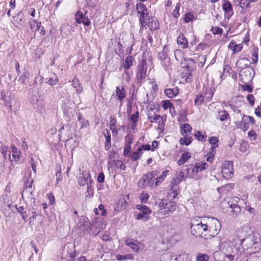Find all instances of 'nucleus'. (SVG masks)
Returning <instances> with one entry per match:
<instances>
[{"label": "nucleus", "mask_w": 261, "mask_h": 261, "mask_svg": "<svg viewBox=\"0 0 261 261\" xmlns=\"http://www.w3.org/2000/svg\"><path fill=\"white\" fill-rule=\"evenodd\" d=\"M204 221L207 239H211L219 232L221 227L220 222L214 217L207 218Z\"/></svg>", "instance_id": "nucleus-1"}, {"label": "nucleus", "mask_w": 261, "mask_h": 261, "mask_svg": "<svg viewBox=\"0 0 261 261\" xmlns=\"http://www.w3.org/2000/svg\"><path fill=\"white\" fill-rule=\"evenodd\" d=\"M204 220L203 222L198 220L193 219L190 223L191 233L196 237H199L205 240L207 239V233Z\"/></svg>", "instance_id": "nucleus-2"}, {"label": "nucleus", "mask_w": 261, "mask_h": 261, "mask_svg": "<svg viewBox=\"0 0 261 261\" xmlns=\"http://www.w3.org/2000/svg\"><path fill=\"white\" fill-rule=\"evenodd\" d=\"M147 76L146 60L143 59L138 62L136 70V80L137 84L140 85L144 82Z\"/></svg>", "instance_id": "nucleus-3"}, {"label": "nucleus", "mask_w": 261, "mask_h": 261, "mask_svg": "<svg viewBox=\"0 0 261 261\" xmlns=\"http://www.w3.org/2000/svg\"><path fill=\"white\" fill-rule=\"evenodd\" d=\"M214 94V92L212 88H206L204 95L201 93H198L195 95L194 106L195 107H199L204 103L210 102L212 100Z\"/></svg>", "instance_id": "nucleus-4"}, {"label": "nucleus", "mask_w": 261, "mask_h": 261, "mask_svg": "<svg viewBox=\"0 0 261 261\" xmlns=\"http://www.w3.org/2000/svg\"><path fill=\"white\" fill-rule=\"evenodd\" d=\"M147 119L151 123H156L158 124V129L161 133L165 130V123L166 122L167 116H161L154 113L153 114L149 113L148 114Z\"/></svg>", "instance_id": "nucleus-5"}, {"label": "nucleus", "mask_w": 261, "mask_h": 261, "mask_svg": "<svg viewBox=\"0 0 261 261\" xmlns=\"http://www.w3.org/2000/svg\"><path fill=\"white\" fill-rule=\"evenodd\" d=\"M254 75V70L250 66H246L239 72V80L242 83H252Z\"/></svg>", "instance_id": "nucleus-6"}, {"label": "nucleus", "mask_w": 261, "mask_h": 261, "mask_svg": "<svg viewBox=\"0 0 261 261\" xmlns=\"http://www.w3.org/2000/svg\"><path fill=\"white\" fill-rule=\"evenodd\" d=\"M196 65V62L194 59L189 58L187 60V65L184 68L182 72V78H185V81L190 82L192 78V72L193 68Z\"/></svg>", "instance_id": "nucleus-7"}, {"label": "nucleus", "mask_w": 261, "mask_h": 261, "mask_svg": "<svg viewBox=\"0 0 261 261\" xmlns=\"http://www.w3.org/2000/svg\"><path fill=\"white\" fill-rule=\"evenodd\" d=\"M256 121L253 117L249 115H243L241 121L237 124V127L243 132H245L250 127L249 124H255Z\"/></svg>", "instance_id": "nucleus-8"}, {"label": "nucleus", "mask_w": 261, "mask_h": 261, "mask_svg": "<svg viewBox=\"0 0 261 261\" xmlns=\"http://www.w3.org/2000/svg\"><path fill=\"white\" fill-rule=\"evenodd\" d=\"M221 174L225 179H230L233 175V164L232 161H226L221 166Z\"/></svg>", "instance_id": "nucleus-9"}, {"label": "nucleus", "mask_w": 261, "mask_h": 261, "mask_svg": "<svg viewBox=\"0 0 261 261\" xmlns=\"http://www.w3.org/2000/svg\"><path fill=\"white\" fill-rule=\"evenodd\" d=\"M158 174L157 171H151L147 172L139 180V185L140 187L145 188L148 187L150 184L151 179Z\"/></svg>", "instance_id": "nucleus-10"}, {"label": "nucleus", "mask_w": 261, "mask_h": 261, "mask_svg": "<svg viewBox=\"0 0 261 261\" xmlns=\"http://www.w3.org/2000/svg\"><path fill=\"white\" fill-rule=\"evenodd\" d=\"M230 240H223L221 239L219 245V249L223 253H228L235 252L234 247L230 245Z\"/></svg>", "instance_id": "nucleus-11"}, {"label": "nucleus", "mask_w": 261, "mask_h": 261, "mask_svg": "<svg viewBox=\"0 0 261 261\" xmlns=\"http://www.w3.org/2000/svg\"><path fill=\"white\" fill-rule=\"evenodd\" d=\"M223 1L224 3L222 5V8L224 11V17L227 19H229L234 14L232 4L228 0Z\"/></svg>", "instance_id": "nucleus-12"}, {"label": "nucleus", "mask_w": 261, "mask_h": 261, "mask_svg": "<svg viewBox=\"0 0 261 261\" xmlns=\"http://www.w3.org/2000/svg\"><path fill=\"white\" fill-rule=\"evenodd\" d=\"M114 95H115L117 99L119 101L120 107L122 106L123 105L122 101L126 96V93L124 86H121L116 87L115 93L112 95L110 100Z\"/></svg>", "instance_id": "nucleus-13"}, {"label": "nucleus", "mask_w": 261, "mask_h": 261, "mask_svg": "<svg viewBox=\"0 0 261 261\" xmlns=\"http://www.w3.org/2000/svg\"><path fill=\"white\" fill-rule=\"evenodd\" d=\"M176 208V204L174 202L170 201L160 209L159 213L164 217L170 213L174 211Z\"/></svg>", "instance_id": "nucleus-14"}, {"label": "nucleus", "mask_w": 261, "mask_h": 261, "mask_svg": "<svg viewBox=\"0 0 261 261\" xmlns=\"http://www.w3.org/2000/svg\"><path fill=\"white\" fill-rule=\"evenodd\" d=\"M75 19L79 24L83 23L84 25L89 26L91 21L86 14H84L81 11H78L75 15Z\"/></svg>", "instance_id": "nucleus-15"}, {"label": "nucleus", "mask_w": 261, "mask_h": 261, "mask_svg": "<svg viewBox=\"0 0 261 261\" xmlns=\"http://www.w3.org/2000/svg\"><path fill=\"white\" fill-rule=\"evenodd\" d=\"M133 138L129 136L125 137V143L124 147L123 154L125 156L130 155L132 144L133 143Z\"/></svg>", "instance_id": "nucleus-16"}, {"label": "nucleus", "mask_w": 261, "mask_h": 261, "mask_svg": "<svg viewBox=\"0 0 261 261\" xmlns=\"http://www.w3.org/2000/svg\"><path fill=\"white\" fill-rule=\"evenodd\" d=\"M177 44L182 49H186L189 47V42L188 39L185 35L180 33L177 38Z\"/></svg>", "instance_id": "nucleus-17"}, {"label": "nucleus", "mask_w": 261, "mask_h": 261, "mask_svg": "<svg viewBox=\"0 0 261 261\" xmlns=\"http://www.w3.org/2000/svg\"><path fill=\"white\" fill-rule=\"evenodd\" d=\"M243 48L242 43L237 44L234 40H231L228 45V48L232 51L233 54L241 51Z\"/></svg>", "instance_id": "nucleus-18"}, {"label": "nucleus", "mask_w": 261, "mask_h": 261, "mask_svg": "<svg viewBox=\"0 0 261 261\" xmlns=\"http://www.w3.org/2000/svg\"><path fill=\"white\" fill-rule=\"evenodd\" d=\"M217 119L221 122L230 121L231 118L229 113L225 110L223 109L218 111Z\"/></svg>", "instance_id": "nucleus-19"}, {"label": "nucleus", "mask_w": 261, "mask_h": 261, "mask_svg": "<svg viewBox=\"0 0 261 261\" xmlns=\"http://www.w3.org/2000/svg\"><path fill=\"white\" fill-rule=\"evenodd\" d=\"M136 10L137 13L139 14V17H144L146 15H149L146 6L141 2L137 4Z\"/></svg>", "instance_id": "nucleus-20"}, {"label": "nucleus", "mask_w": 261, "mask_h": 261, "mask_svg": "<svg viewBox=\"0 0 261 261\" xmlns=\"http://www.w3.org/2000/svg\"><path fill=\"white\" fill-rule=\"evenodd\" d=\"M12 158L9 156L10 162H16L20 160V151L18 150L15 146H12L11 147Z\"/></svg>", "instance_id": "nucleus-21"}, {"label": "nucleus", "mask_w": 261, "mask_h": 261, "mask_svg": "<svg viewBox=\"0 0 261 261\" xmlns=\"http://www.w3.org/2000/svg\"><path fill=\"white\" fill-rule=\"evenodd\" d=\"M192 127L188 123H184L180 126V134L182 136H191Z\"/></svg>", "instance_id": "nucleus-22"}, {"label": "nucleus", "mask_w": 261, "mask_h": 261, "mask_svg": "<svg viewBox=\"0 0 261 261\" xmlns=\"http://www.w3.org/2000/svg\"><path fill=\"white\" fill-rule=\"evenodd\" d=\"M117 120L116 118L111 116L110 117V121L109 122V127L111 130L112 131V133L113 136H116L118 133V130L116 128L117 124Z\"/></svg>", "instance_id": "nucleus-23"}, {"label": "nucleus", "mask_w": 261, "mask_h": 261, "mask_svg": "<svg viewBox=\"0 0 261 261\" xmlns=\"http://www.w3.org/2000/svg\"><path fill=\"white\" fill-rule=\"evenodd\" d=\"M208 165L206 162L202 161L196 163L192 169V171L196 173L205 170L208 167Z\"/></svg>", "instance_id": "nucleus-24"}, {"label": "nucleus", "mask_w": 261, "mask_h": 261, "mask_svg": "<svg viewBox=\"0 0 261 261\" xmlns=\"http://www.w3.org/2000/svg\"><path fill=\"white\" fill-rule=\"evenodd\" d=\"M125 244L129 246L134 252H138L140 249L138 242L137 240L132 239H127L125 241Z\"/></svg>", "instance_id": "nucleus-25"}, {"label": "nucleus", "mask_w": 261, "mask_h": 261, "mask_svg": "<svg viewBox=\"0 0 261 261\" xmlns=\"http://www.w3.org/2000/svg\"><path fill=\"white\" fill-rule=\"evenodd\" d=\"M2 99L4 101V105L5 106L9 107L10 110L13 111V109L12 108V105L10 104V100H11L10 98L9 100H8L6 97V93L4 92H1ZM16 105H15V108H14V110H16L17 108H19V105L18 102H15Z\"/></svg>", "instance_id": "nucleus-26"}, {"label": "nucleus", "mask_w": 261, "mask_h": 261, "mask_svg": "<svg viewBox=\"0 0 261 261\" xmlns=\"http://www.w3.org/2000/svg\"><path fill=\"white\" fill-rule=\"evenodd\" d=\"M111 164V167L113 168L115 170H125L126 168L125 165L120 160H114L112 163L109 162V164Z\"/></svg>", "instance_id": "nucleus-27"}, {"label": "nucleus", "mask_w": 261, "mask_h": 261, "mask_svg": "<svg viewBox=\"0 0 261 261\" xmlns=\"http://www.w3.org/2000/svg\"><path fill=\"white\" fill-rule=\"evenodd\" d=\"M165 94L170 98H172L179 94V89L177 87L169 88L165 90Z\"/></svg>", "instance_id": "nucleus-28"}, {"label": "nucleus", "mask_w": 261, "mask_h": 261, "mask_svg": "<svg viewBox=\"0 0 261 261\" xmlns=\"http://www.w3.org/2000/svg\"><path fill=\"white\" fill-rule=\"evenodd\" d=\"M106 139L105 143V149L106 150H109L111 147V135L108 129H106V133L104 134Z\"/></svg>", "instance_id": "nucleus-29"}, {"label": "nucleus", "mask_w": 261, "mask_h": 261, "mask_svg": "<svg viewBox=\"0 0 261 261\" xmlns=\"http://www.w3.org/2000/svg\"><path fill=\"white\" fill-rule=\"evenodd\" d=\"M29 24L30 29L32 31H39L41 28V22L40 21L37 22L35 19L31 18L29 20Z\"/></svg>", "instance_id": "nucleus-30"}, {"label": "nucleus", "mask_w": 261, "mask_h": 261, "mask_svg": "<svg viewBox=\"0 0 261 261\" xmlns=\"http://www.w3.org/2000/svg\"><path fill=\"white\" fill-rule=\"evenodd\" d=\"M72 85L75 89L77 93H81L83 91V86L79 80L76 77H74L72 81Z\"/></svg>", "instance_id": "nucleus-31"}, {"label": "nucleus", "mask_w": 261, "mask_h": 261, "mask_svg": "<svg viewBox=\"0 0 261 261\" xmlns=\"http://www.w3.org/2000/svg\"><path fill=\"white\" fill-rule=\"evenodd\" d=\"M151 19L149 18V15L145 16L144 17H139V22L141 25L140 30L143 28H147V25Z\"/></svg>", "instance_id": "nucleus-32"}, {"label": "nucleus", "mask_w": 261, "mask_h": 261, "mask_svg": "<svg viewBox=\"0 0 261 261\" xmlns=\"http://www.w3.org/2000/svg\"><path fill=\"white\" fill-rule=\"evenodd\" d=\"M136 207L137 210L141 211L140 213L144 214H147L149 215L152 212L150 207L145 205L137 204L136 205Z\"/></svg>", "instance_id": "nucleus-33"}, {"label": "nucleus", "mask_w": 261, "mask_h": 261, "mask_svg": "<svg viewBox=\"0 0 261 261\" xmlns=\"http://www.w3.org/2000/svg\"><path fill=\"white\" fill-rule=\"evenodd\" d=\"M216 153L215 149L210 148L205 155L206 161L212 163L214 160Z\"/></svg>", "instance_id": "nucleus-34"}, {"label": "nucleus", "mask_w": 261, "mask_h": 261, "mask_svg": "<svg viewBox=\"0 0 261 261\" xmlns=\"http://www.w3.org/2000/svg\"><path fill=\"white\" fill-rule=\"evenodd\" d=\"M191 157V154L189 152H184L181 154V158L177 163L179 166L184 165Z\"/></svg>", "instance_id": "nucleus-35"}, {"label": "nucleus", "mask_w": 261, "mask_h": 261, "mask_svg": "<svg viewBox=\"0 0 261 261\" xmlns=\"http://www.w3.org/2000/svg\"><path fill=\"white\" fill-rule=\"evenodd\" d=\"M159 25L158 20L156 19L152 18L147 25V27H148L150 31H154L158 29Z\"/></svg>", "instance_id": "nucleus-36"}, {"label": "nucleus", "mask_w": 261, "mask_h": 261, "mask_svg": "<svg viewBox=\"0 0 261 261\" xmlns=\"http://www.w3.org/2000/svg\"><path fill=\"white\" fill-rule=\"evenodd\" d=\"M194 137L195 139L200 142H204L206 140L207 135L204 132L203 134L201 131L197 130L194 134Z\"/></svg>", "instance_id": "nucleus-37"}, {"label": "nucleus", "mask_w": 261, "mask_h": 261, "mask_svg": "<svg viewBox=\"0 0 261 261\" xmlns=\"http://www.w3.org/2000/svg\"><path fill=\"white\" fill-rule=\"evenodd\" d=\"M134 61V58L131 56H127L125 60L123 67L126 70L129 69L133 65Z\"/></svg>", "instance_id": "nucleus-38"}, {"label": "nucleus", "mask_w": 261, "mask_h": 261, "mask_svg": "<svg viewBox=\"0 0 261 261\" xmlns=\"http://www.w3.org/2000/svg\"><path fill=\"white\" fill-rule=\"evenodd\" d=\"M47 80V83L50 85H55L58 83V77L55 73H51Z\"/></svg>", "instance_id": "nucleus-39"}, {"label": "nucleus", "mask_w": 261, "mask_h": 261, "mask_svg": "<svg viewBox=\"0 0 261 261\" xmlns=\"http://www.w3.org/2000/svg\"><path fill=\"white\" fill-rule=\"evenodd\" d=\"M221 207L223 208L229 207L231 209H237L239 211H241L240 207L237 204H230L226 200H223L221 202Z\"/></svg>", "instance_id": "nucleus-40"}, {"label": "nucleus", "mask_w": 261, "mask_h": 261, "mask_svg": "<svg viewBox=\"0 0 261 261\" xmlns=\"http://www.w3.org/2000/svg\"><path fill=\"white\" fill-rule=\"evenodd\" d=\"M193 139L191 136H183L179 140V143L182 145H189L192 142Z\"/></svg>", "instance_id": "nucleus-41"}, {"label": "nucleus", "mask_w": 261, "mask_h": 261, "mask_svg": "<svg viewBox=\"0 0 261 261\" xmlns=\"http://www.w3.org/2000/svg\"><path fill=\"white\" fill-rule=\"evenodd\" d=\"M142 154L143 152H141L140 149L137 148V149L133 152V153H130V155H129V156L130 158L133 161H136L141 158Z\"/></svg>", "instance_id": "nucleus-42"}, {"label": "nucleus", "mask_w": 261, "mask_h": 261, "mask_svg": "<svg viewBox=\"0 0 261 261\" xmlns=\"http://www.w3.org/2000/svg\"><path fill=\"white\" fill-rule=\"evenodd\" d=\"M243 84H239L242 90L243 91H247L249 93H251L253 90V87L251 83H243Z\"/></svg>", "instance_id": "nucleus-43"}, {"label": "nucleus", "mask_w": 261, "mask_h": 261, "mask_svg": "<svg viewBox=\"0 0 261 261\" xmlns=\"http://www.w3.org/2000/svg\"><path fill=\"white\" fill-rule=\"evenodd\" d=\"M249 63V60L246 58H241L237 62V66L243 69V68H245L246 66H249L248 65Z\"/></svg>", "instance_id": "nucleus-44"}, {"label": "nucleus", "mask_w": 261, "mask_h": 261, "mask_svg": "<svg viewBox=\"0 0 261 261\" xmlns=\"http://www.w3.org/2000/svg\"><path fill=\"white\" fill-rule=\"evenodd\" d=\"M219 138L217 137H211L208 139V142L211 144V148L216 149L219 146Z\"/></svg>", "instance_id": "nucleus-45"}, {"label": "nucleus", "mask_w": 261, "mask_h": 261, "mask_svg": "<svg viewBox=\"0 0 261 261\" xmlns=\"http://www.w3.org/2000/svg\"><path fill=\"white\" fill-rule=\"evenodd\" d=\"M229 240L231 241V243H237L238 241H240L241 243H242L244 239H240L239 237V234L238 232H235L233 234H232L229 238Z\"/></svg>", "instance_id": "nucleus-46"}, {"label": "nucleus", "mask_w": 261, "mask_h": 261, "mask_svg": "<svg viewBox=\"0 0 261 261\" xmlns=\"http://www.w3.org/2000/svg\"><path fill=\"white\" fill-rule=\"evenodd\" d=\"M134 103V98L133 96L129 97L127 99V105H126V111L128 114H130L132 113L133 110V105Z\"/></svg>", "instance_id": "nucleus-47"}, {"label": "nucleus", "mask_w": 261, "mask_h": 261, "mask_svg": "<svg viewBox=\"0 0 261 261\" xmlns=\"http://www.w3.org/2000/svg\"><path fill=\"white\" fill-rule=\"evenodd\" d=\"M194 19V15L192 12L186 13L183 17V20L186 23L192 21Z\"/></svg>", "instance_id": "nucleus-48"}, {"label": "nucleus", "mask_w": 261, "mask_h": 261, "mask_svg": "<svg viewBox=\"0 0 261 261\" xmlns=\"http://www.w3.org/2000/svg\"><path fill=\"white\" fill-rule=\"evenodd\" d=\"M252 64L256 65L258 60V49H255L251 54Z\"/></svg>", "instance_id": "nucleus-49"}, {"label": "nucleus", "mask_w": 261, "mask_h": 261, "mask_svg": "<svg viewBox=\"0 0 261 261\" xmlns=\"http://www.w3.org/2000/svg\"><path fill=\"white\" fill-rule=\"evenodd\" d=\"M149 198V194L145 192H143L139 194V198L141 203H146Z\"/></svg>", "instance_id": "nucleus-50"}, {"label": "nucleus", "mask_w": 261, "mask_h": 261, "mask_svg": "<svg viewBox=\"0 0 261 261\" xmlns=\"http://www.w3.org/2000/svg\"><path fill=\"white\" fill-rule=\"evenodd\" d=\"M137 111L135 112L134 114H129L130 115L129 120L132 122H137L139 120V118L140 116V114L139 112V110H138L137 107H136Z\"/></svg>", "instance_id": "nucleus-51"}, {"label": "nucleus", "mask_w": 261, "mask_h": 261, "mask_svg": "<svg viewBox=\"0 0 261 261\" xmlns=\"http://www.w3.org/2000/svg\"><path fill=\"white\" fill-rule=\"evenodd\" d=\"M210 31L213 35H221L223 32V30L219 27H212L210 29Z\"/></svg>", "instance_id": "nucleus-52"}, {"label": "nucleus", "mask_w": 261, "mask_h": 261, "mask_svg": "<svg viewBox=\"0 0 261 261\" xmlns=\"http://www.w3.org/2000/svg\"><path fill=\"white\" fill-rule=\"evenodd\" d=\"M180 7V3H178L177 4H176L175 9L172 13V16L174 18H178L179 17V16H180V14H179Z\"/></svg>", "instance_id": "nucleus-53"}, {"label": "nucleus", "mask_w": 261, "mask_h": 261, "mask_svg": "<svg viewBox=\"0 0 261 261\" xmlns=\"http://www.w3.org/2000/svg\"><path fill=\"white\" fill-rule=\"evenodd\" d=\"M223 254H224V261H233L234 259L235 252Z\"/></svg>", "instance_id": "nucleus-54"}, {"label": "nucleus", "mask_w": 261, "mask_h": 261, "mask_svg": "<svg viewBox=\"0 0 261 261\" xmlns=\"http://www.w3.org/2000/svg\"><path fill=\"white\" fill-rule=\"evenodd\" d=\"M210 257L207 254L199 253L197 256V261H208Z\"/></svg>", "instance_id": "nucleus-55"}, {"label": "nucleus", "mask_w": 261, "mask_h": 261, "mask_svg": "<svg viewBox=\"0 0 261 261\" xmlns=\"http://www.w3.org/2000/svg\"><path fill=\"white\" fill-rule=\"evenodd\" d=\"M150 217L149 215L144 214L141 213H139L137 214L136 219L137 220H142L144 221H147L150 219Z\"/></svg>", "instance_id": "nucleus-56"}, {"label": "nucleus", "mask_w": 261, "mask_h": 261, "mask_svg": "<svg viewBox=\"0 0 261 261\" xmlns=\"http://www.w3.org/2000/svg\"><path fill=\"white\" fill-rule=\"evenodd\" d=\"M161 104L162 108L165 110L169 109L173 105V104L171 102V101L169 100H162L161 101Z\"/></svg>", "instance_id": "nucleus-57"}, {"label": "nucleus", "mask_w": 261, "mask_h": 261, "mask_svg": "<svg viewBox=\"0 0 261 261\" xmlns=\"http://www.w3.org/2000/svg\"><path fill=\"white\" fill-rule=\"evenodd\" d=\"M257 135L253 129L250 130L248 133V137L251 141H255L257 139Z\"/></svg>", "instance_id": "nucleus-58"}, {"label": "nucleus", "mask_w": 261, "mask_h": 261, "mask_svg": "<svg viewBox=\"0 0 261 261\" xmlns=\"http://www.w3.org/2000/svg\"><path fill=\"white\" fill-rule=\"evenodd\" d=\"M8 150V147L3 144H0V152H1L5 158L6 159L7 154Z\"/></svg>", "instance_id": "nucleus-59"}, {"label": "nucleus", "mask_w": 261, "mask_h": 261, "mask_svg": "<svg viewBox=\"0 0 261 261\" xmlns=\"http://www.w3.org/2000/svg\"><path fill=\"white\" fill-rule=\"evenodd\" d=\"M246 99L250 106L254 105L255 98L253 94H248L246 96Z\"/></svg>", "instance_id": "nucleus-60"}, {"label": "nucleus", "mask_w": 261, "mask_h": 261, "mask_svg": "<svg viewBox=\"0 0 261 261\" xmlns=\"http://www.w3.org/2000/svg\"><path fill=\"white\" fill-rule=\"evenodd\" d=\"M17 212L20 214L22 218L25 220L27 217V215H25L26 212L24 211V207L22 206H20L16 208Z\"/></svg>", "instance_id": "nucleus-61"}, {"label": "nucleus", "mask_w": 261, "mask_h": 261, "mask_svg": "<svg viewBox=\"0 0 261 261\" xmlns=\"http://www.w3.org/2000/svg\"><path fill=\"white\" fill-rule=\"evenodd\" d=\"M13 24L16 27H19L21 25L22 18L19 17V15H16L13 17Z\"/></svg>", "instance_id": "nucleus-62"}, {"label": "nucleus", "mask_w": 261, "mask_h": 261, "mask_svg": "<svg viewBox=\"0 0 261 261\" xmlns=\"http://www.w3.org/2000/svg\"><path fill=\"white\" fill-rule=\"evenodd\" d=\"M47 198L49 200V204L50 205H54L55 203V197L53 192H50L47 194Z\"/></svg>", "instance_id": "nucleus-63"}, {"label": "nucleus", "mask_w": 261, "mask_h": 261, "mask_svg": "<svg viewBox=\"0 0 261 261\" xmlns=\"http://www.w3.org/2000/svg\"><path fill=\"white\" fill-rule=\"evenodd\" d=\"M164 180L165 179H163L162 177L160 176L159 177H156L153 180L152 184H154V186L156 187L158 186H159L162 182H163Z\"/></svg>", "instance_id": "nucleus-64"}]
</instances>
